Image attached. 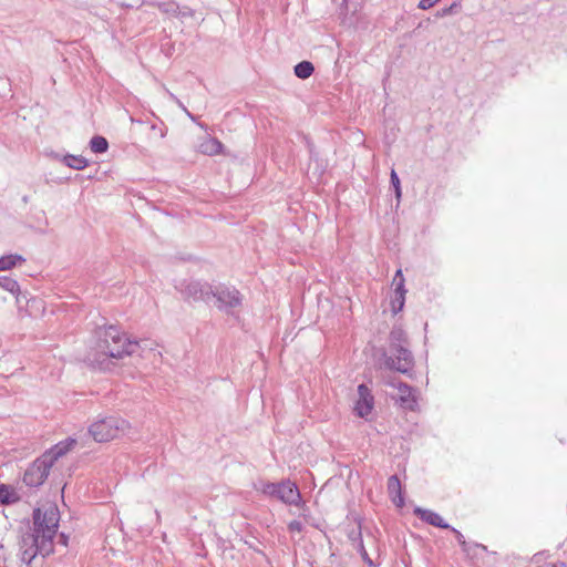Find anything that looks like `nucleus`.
Instances as JSON below:
<instances>
[{
    "mask_svg": "<svg viewBox=\"0 0 567 567\" xmlns=\"http://www.w3.org/2000/svg\"><path fill=\"white\" fill-rule=\"evenodd\" d=\"M95 336V343L90 349L86 359L93 368L102 371L111 370L114 365L113 360L133 355L141 349L138 341L130 340L115 326L100 328Z\"/></svg>",
    "mask_w": 567,
    "mask_h": 567,
    "instance_id": "nucleus-1",
    "label": "nucleus"
},
{
    "mask_svg": "<svg viewBox=\"0 0 567 567\" xmlns=\"http://www.w3.org/2000/svg\"><path fill=\"white\" fill-rule=\"evenodd\" d=\"M209 305H213L227 316L235 317L241 309L243 296L234 287L225 285L213 286Z\"/></svg>",
    "mask_w": 567,
    "mask_h": 567,
    "instance_id": "nucleus-2",
    "label": "nucleus"
},
{
    "mask_svg": "<svg viewBox=\"0 0 567 567\" xmlns=\"http://www.w3.org/2000/svg\"><path fill=\"white\" fill-rule=\"evenodd\" d=\"M128 423L117 416H107L95 421L89 427L90 434L96 442H109L124 434Z\"/></svg>",
    "mask_w": 567,
    "mask_h": 567,
    "instance_id": "nucleus-3",
    "label": "nucleus"
},
{
    "mask_svg": "<svg viewBox=\"0 0 567 567\" xmlns=\"http://www.w3.org/2000/svg\"><path fill=\"white\" fill-rule=\"evenodd\" d=\"M59 520L60 513L55 506H49L44 511L37 508L33 511L34 530L32 533L56 534Z\"/></svg>",
    "mask_w": 567,
    "mask_h": 567,
    "instance_id": "nucleus-4",
    "label": "nucleus"
},
{
    "mask_svg": "<svg viewBox=\"0 0 567 567\" xmlns=\"http://www.w3.org/2000/svg\"><path fill=\"white\" fill-rule=\"evenodd\" d=\"M52 466L42 456L38 457L24 472L23 482L31 487H38L47 480Z\"/></svg>",
    "mask_w": 567,
    "mask_h": 567,
    "instance_id": "nucleus-5",
    "label": "nucleus"
},
{
    "mask_svg": "<svg viewBox=\"0 0 567 567\" xmlns=\"http://www.w3.org/2000/svg\"><path fill=\"white\" fill-rule=\"evenodd\" d=\"M52 533H27L23 535L24 546H35L39 555L45 557L53 551V537Z\"/></svg>",
    "mask_w": 567,
    "mask_h": 567,
    "instance_id": "nucleus-6",
    "label": "nucleus"
},
{
    "mask_svg": "<svg viewBox=\"0 0 567 567\" xmlns=\"http://www.w3.org/2000/svg\"><path fill=\"white\" fill-rule=\"evenodd\" d=\"M404 281L405 280H404L402 270L401 269L396 270V272L393 277V280H392V286L394 287L393 295L391 296V299H390L391 311L394 315L400 312L404 307L405 295H406V290L404 288Z\"/></svg>",
    "mask_w": 567,
    "mask_h": 567,
    "instance_id": "nucleus-7",
    "label": "nucleus"
},
{
    "mask_svg": "<svg viewBox=\"0 0 567 567\" xmlns=\"http://www.w3.org/2000/svg\"><path fill=\"white\" fill-rule=\"evenodd\" d=\"M213 286L208 284H202L197 280H192L185 284L184 287V296L188 300L193 301H204L206 303H210V292Z\"/></svg>",
    "mask_w": 567,
    "mask_h": 567,
    "instance_id": "nucleus-8",
    "label": "nucleus"
},
{
    "mask_svg": "<svg viewBox=\"0 0 567 567\" xmlns=\"http://www.w3.org/2000/svg\"><path fill=\"white\" fill-rule=\"evenodd\" d=\"M374 406V399L371 391L364 385L358 386V399L354 402V413L360 417H368Z\"/></svg>",
    "mask_w": 567,
    "mask_h": 567,
    "instance_id": "nucleus-9",
    "label": "nucleus"
},
{
    "mask_svg": "<svg viewBox=\"0 0 567 567\" xmlns=\"http://www.w3.org/2000/svg\"><path fill=\"white\" fill-rule=\"evenodd\" d=\"M386 384L398 389V401L402 406L413 410L416 405V396L414 390L408 384L395 380H388Z\"/></svg>",
    "mask_w": 567,
    "mask_h": 567,
    "instance_id": "nucleus-10",
    "label": "nucleus"
},
{
    "mask_svg": "<svg viewBox=\"0 0 567 567\" xmlns=\"http://www.w3.org/2000/svg\"><path fill=\"white\" fill-rule=\"evenodd\" d=\"M276 498L290 505H298L301 501L297 485L290 481H284L278 484Z\"/></svg>",
    "mask_w": 567,
    "mask_h": 567,
    "instance_id": "nucleus-11",
    "label": "nucleus"
},
{
    "mask_svg": "<svg viewBox=\"0 0 567 567\" xmlns=\"http://www.w3.org/2000/svg\"><path fill=\"white\" fill-rule=\"evenodd\" d=\"M386 364L401 373H408L413 365V358L409 350L403 347L396 349L394 358H389Z\"/></svg>",
    "mask_w": 567,
    "mask_h": 567,
    "instance_id": "nucleus-12",
    "label": "nucleus"
},
{
    "mask_svg": "<svg viewBox=\"0 0 567 567\" xmlns=\"http://www.w3.org/2000/svg\"><path fill=\"white\" fill-rule=\"evenodd\" d=\"M75 443L76 441L74 439H68L65 441L59 442L41 456L47 458V462L52 466L61 456L66 454L75 445Z\"/></svg>",
    "mask_w": 567,
    "mask_h": 567,
    "instance_id": "nucleus-13",
    "label": "nucleus"
},
{
    "mask_svg": "<svg viewBox=\"0 0 567 567\" xmlns=\"http://www.w3.org/2000/svg\"><path fill=\"white\" fill-rule=\"evenodd\" d=\"M199 151L209 156L218 155L224 152L223 144L214 137H207L199 144Z\"/></svg>",
    "mask_w": 567,
    "mask_h": 567,
    "instance_id": "nucleus-14",
    "label": "nucleus"
},
{
    "mask_svg": "<svg viewBox=\"0 0 567 567\" xmlns=\"http://www.w3.org/2000/svg\"><path fill=\"white\" fill-rule=\"evenodd\" d=\"M415 513L423 520L427 522L429 524H431L433 526H437V527H442V528H447L449 527V525L443 523V518L439 514H436V513H434L432 511L416 508Z\"/></svg>",
    "mask_w": 567,
    "mask_h": 567,
    "instance_id": "nucleus-15",
    "label": "nucleus"
},
{
    "mask_svg": "<svg viewBox=\"0 0 567 567\" xmlns=\"http://www.w3.org/2000/svg\"><path fill=\"white\" fill-rule=\"evenodd\" d=\"M388 491L398 507L403 506V498L401 497V483L396 476H391L388 481Z\"/></svg>",
    "mask_w": 567,
    "mask_h": 567,
    "instance_id": "nucleus-16",
    "label": "nucleus"
},
{
    "mask_svg": "<svg viewBox=\"0 0 567 567\" xmlns=\"http://www.w3.org/2000/svg\"><path fill=\"white\" fill-rule=\"evenodd\" d=\"M62 162L68 167L76 171L84 169L89 165L87 159L81 155H65L62 157Z\"/></svg>",
    "mask_w": 567,
    "mask_h": 567,
    "instance_id": "nucleus-17",
    "label": "nucleus"
},
{
    "mask_svg": "<svg viewBox=\"0 0 567 567\" xmlns=\"http://www.w3.org/2000/svg\"><path fill=\"white\" fill-rule=\"evenodd\" d=\"M25 259L18 254H11L0 257V271H7L16 267L18 264L24 262Z\"/></svg>",
    "mask_w": 567,
    "mask_h": 567,
    "instance_id": "nucleus-18",
    "label": "nucleus"
},
{
    "mask_svg": "<svg viewBox=\"0 0 567 567\" xmlns=\"http://www.w3.org/2000/svg\"><path fill=\"white\" fill-rule=\"evenodd\" d=\"M0 288L18 297L20 286L17 280L8 276H0Z\"/></svg>",
    "mask_w": 567,
    "mask_h": 567,
    "instance_id": "nucleus-19",
    "label": "nucleus"
},
{
    "mask_svg": "<svg viewBox=\"0 0 567 567\" xmlns=\"http://www.w3.org/2000/svg\"><path fill=\"white\" fill-rule=\"evenodd\" d=\"M313 71L315 68L309 61H302L295 66L296 76L302 80L310 78Z\"/></svg>",
    "mask_w": 567,
    "mask_h": 567,
    "instance_id": "nucleus-20",
    "label": "nucleus"
},
{
    "mask_svg": "<svg viewBox=\"0 0 567 567\" xmlns=\"http://www.w3.org/2000/svg\"><path fill=\"white\" fill-rule=\"evenodd\" d=\"M338 2L339 0H332ZM363 0H341L340 6L343 8L344 13L354 16L362 8Z\"/></svg>",
    "mask_w": 567,
    "mask_h": 567,
    "instance_id": "nucleus-21",
    "label": "nucleus"
},
{
    "mask_svg": "<svg viewBox=\"0 0 567 567\" xmlns=\"http://www.w3.org/2000/svg\"><path fill=\"white\" fill-rule=\"evenodd\" d=\"M91 151L94 153H105L109 148V142L101 135H95L90 141Z\"/></svg>",
    "mask_w": 567,
    "mask_h": 567,
    "instance_id": "nucleus-22",
    "label": "nucleus"
},
{
    "mask_svg": "<svg viewBox=\"0 0 567 567\" xmlns=\"http://www.w3.org/2000/svg\"><path fill=\"white\" fill-rule=\"evenodd\" d=\"M18 501L16 492L6 484H0V503L12 504Z\"/></svg>",
    "mask_w": 567,
    "mask_h": 567,
    "instance_id": "nucleus-23",
    "label": "nucleus"
},
{
    "mask_svg": "<svg viewBox=\"0 0 567 567\" xmlns=\"http://www.w3.org/2000/svg\"><path fill=\"white\" fill-rule=\"evenodd\" d=\"M20 550H21V559L30 564L33 558H35L37 555H39L35 546H24L23 544V537L20 542Z\"/></svg>",
    "mask_w": 567,
    "mask_h": 567,
    "instance_id": "nucleus-24",
    "label": "nucleus"
},
{
    "mask_svg": "<svg viewBox=\"0 0 567 567\" xmlns=\"http://www.w3.org/2000/svg\"><path fill=\"white\" fill-rule=\"evenodd\" d=\"M257 491L264 493L265 495L276 497L278 484L261 482L258 486H256Z\"/></svg>",
    "mask_w": 567,
    "mask_h": 567,
    "instance_id": "nucleus-25",
    "label": "nucleus"
},
{
    "mask_svg": "<svg viewBox=\"0 0 567 567\" xmlns=\"http://www.w3.org/2000/svg\"><path fill=\"white\" fill-rule=\"evenodd\" d=\"M390 178H391V184L395 190V197L399 202L401 198L402 192H401L400 178L394 169L391 171Z\"/></svg>",
    "mask_w": 567,
    "mask_h": 567,
    "instance_id": "nucleus-26",
    "label": "nucleus"
},
{
    "mask_svg": "<svg viewBox=\"0 0 567 567\" xmlns=\"http://www.w3.org/2000/svg\"><path fill=\"white\" fill-rule=\"evenodd\" d=\"M440 0H420L419 8L422 10H427V9L432 8Z\"/></svg>",
    "mask_w": 567,
    "mask_h": 567,
    "instance_id": "nucleus-27",
    "label": "nucleus"
},
{
    "mask_svg": "<svg viewBox=\"0 0 567 567\" xmlns=\"http://www.w3.org/2000/svg\"><path fill=\"white\" fill-rule=\"evenodd\" d=\"M289 529L292 532H300L301 530V523L293 520L289 524Z\"/></svg>",
    "mask_w": 567,
    "mask_h": 567,
    "instance_id": "nucleus-28",
    "label": "nucleus"
},
{
    "mask_svg": "<svg viewBox=\"0 0 567 567\" xmlns=\"http://www.w3.org/2000/svg\"><path fill=\"white\" fill-rule=\"evenodd\" d=\"M403 337H404V333L402 330H395L392 332V338L395 340H401V339H403Z\"/></svg>",
    "mask_w": 567,
    "mask_h": 567,
    "instance_id": "nucleus-29",
    "label": "nucleus"
},
{
    "mask_svg": "<svg viewBox=\"0 0 567 567\" xmlns=\"http://www.w3.org/2000/svg\"><path fill=\"white\" fill-rule=\"evenodd\" d=\"M68 539L69 537L65 534L61 533L59 535V543L62 544L63 546H68Z\"/></svg>",
    "mask_w": 567,
    "mask_h": 567,
    "instance_id": "nucleus-30",
    "label": "nucleus"
},
{
    "mask_svg": "<svg viewBox=\"0 0 567 567\" xmlns=\"http://www.w3.org/2000/svg\"><path fill=\"white\" fill-rule=\"evenodd\" d=\"M454 533L456 534V538L461 544H464L463 535L454 529Z\"/></svg>",
    "mask_w": 567,
    "mask_h": 567,
    "instance_id": "nucleus-31",
    "label": "nucleus"
},
{
    "mask_svg": "<svg viewBox=\"0 0 567 567\" xmlns=\"http://www.w3.org/2000/svg\"><path fill=\"white\" fill-rule=\"evenodd\" d=\"M451 10H452V7L450 9L443 10L441 16H445V14L450 13Z\"/></svg>",
    "mask_w": 567,
    "mask_h": 567,
    "instance_id": "nucleus-32",
    "label": "nucleus"
},
{
    "mask_svg": "<svg viewBox=\"0 0 567 567\" xmlns=\"http://www.w3.org/2000/svg\"><path fill=\"white\" fill-rule=\"evenodd\" d=\"M184 112H185V114H186L188 117H190V118L193 120V116H192V114L188 112V110H187V109H184Z\"/></svg>",
    "mask_w": 567,
    "mask_h": 567,
    "instance_id": "nucleus-33",
    "label": "nucleus"
}]
</instances>
